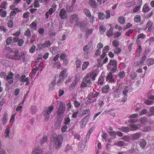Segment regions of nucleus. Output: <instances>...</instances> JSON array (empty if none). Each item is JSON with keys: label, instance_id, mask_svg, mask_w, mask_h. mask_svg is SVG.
<instances>
[{"label": "nucleus", "instance_id": "obj_1", "mask_svg": "<svg viewBox=\"0 0 154 154\" xmlns=\"http://www.w3.org/2000/svg\"><path fill=\"white\" fill-rule=\"evenodd\" d=\"M63 140V138L60 137H53L51 138L49 148L50 149H52L55 146L57 149H59L61 146Z\"/></svg>", "mask_w": 154, "mask_h": 154}, {"label": "nucleus", "instance_id": "obj_2", "mask_svg": "<svg viewBox=\"0 0 154 154\" xmlns=\"http://www.w3.org/2000/svg\"><path fill=\"white\" fill-rule=\"evenodd\" d=\"M54 106H49L48 107H45L44 108L42 114L44 116L45 121H48L50 117V115L53 111Z\"/></svg>", "mask_w": 154, "mask_h": 154}, {"label": "nucleus", "instance_id": "obj_3", "mask_svg": "<svg viewBox=\"0 0 154 154\" xmlns=\"http://www.w3.org/2000/svg\"><path fill=\"white\" fill-rule=\"evenodd\" d=\"M92 47L93 42L91 41L87 45L84 47L83 50L84 51V55L85 58L88 59L89 57Z\"/></svg>", "mask_w": 154, "mask_h": 154}, {"label": "nucleus", "instance_id": "obj_4", "mask_svg": "<svg viewBox=\"0 0 154 154\" xmlns=\"http://www.w3.org/2000/svg\"><path fill=\"white\" fill-rule=\"evenodd\" d=\"M96 76V70L93 69L91 73H88L83 79L87 83L89 84L91 83V79L95 80Z\"/></svg>", "mask_w": 154, "mask_h": 154}, {"label": "nucleus", "instance_id": "obj_5", "mask_svg": "<svg viewBox=\"0 0 154 154\" xmlns=\"http://www.w3.org/2000/svg\"><path fill=\"white\" fill-rule=\"evenodd\" d=\"M117 63L116 60H111L107 65V69L112 73H115L117 69Z\"/></svg>", "mask_w": 154, "mask_h": 154}, {"label": "nucleus", "instance_id": "obj_6", "mask_svg": "<svg viewBox=\"0 0 154 154\" xmlns=\"http://www.w3.org/2000/svg\"><path fill=\"white\" fill-rule=\"evenodd\" d=\"M66 111V105L64 102L60 103L59 107L57 110V116L63 117V115Z\"/></svg>", "mask_w": 154, "mask_h": 154}, {"label": "nucleus", "instance_id": "obj_7", "mask_svg": "<svg viewBox=\"0 0 154 154\" xmlns=\"http://www.w3.org/2000/svg\"><path fill=\"white\" fill-rule=\"evenodd\" d=\"M56 8V5L55 4L51 6V8L48 11L46 12L45 14V16L47 19L48 18L49 15H51L55 11Z\"/></svg>", "mask_w": 154, "mask_h": 154}, {"label": "nucleus", "instance_id": "obj_8", "mask_svg": "<svg viewBox=\"0 0 154 154\" xmlns=\"http://www.w3.org/2000/svg\"><path fill=\"white\" fill-rule=\"evenodd\" d=\"M96 92L95 94L93 93H91L88 94V99L87 100V101L88 103H93L95 102L96 99L95 97H96Z\"/></svg>", "mask_w": 154, "mask_h": 154}, {"label": "nucleus", "instance_id": "obj_9", "mask_svg": "<svg viewBox=\"0 0 154 154\" xmlns=\"http://www.w3.org/2000/svg\"><path fill=\"white\" fill-rule=\"evenodd\" d=\"M14 74L12 72H10L6 76L5 80L9 84H12L14 82Z\"/></svg>", "mask_w": 154, "mask_h": 154}, {"label": "nucleus", "instance_id": "obj_10", "mask_svg": "<svg viewBox=\"0 0 154 154\" xmlns=\"http://www.w3.org/2000/svg\"><path fill=\"white\" fill-rule=\"evenodd\" d=\"M90 115H88L86 117L83 118L80 121V127L82 128H83L85 126L86 124L88 122L89 119Z\"/></svg>", "mask_w": 154, "mask_h": 154}, {"label": "nucleus", "instance_id": "obj_11", "mask_svg": "<svg viewBox=\"0 0 154 154\" xmlns=\"http://www.w3.org/2000/svg\"><path fill=\"white\" fill-rule=\"evenodd\" d=\"M19 55V51L17 50H16L13 53L12 55L9 56V57L14 60H18V58Z\"/></svg>", "mask_w": 154, "mask_h": 154}, {"label": "nucleus", "instance_id": "obj_12", "mask_svg": "<svg viewBox=\"0 0 154 154\" xmlns=\"http://www.w3.org/2000/svg\"><path fill=\"white\" fill-rule=\"evenodd\" d=\"M59 15L62 19H66L67 18V12L64 8L61 9Z\"/></svg>", "mask_w": 154, "mask_h": 154}, {"label": "nucleus", "instance_id": "obj_13", "mask_svg": "<svg viewBox=\"0 0 154 154\" xmlns=\"http://www.w3.org/2000/svg\"><path fill=\"white\" fill-rule=\"evenodd\" d=\"M57 120L55 122V126L57 128H59L63 119V117L56 116Z\"/></svg>", "mask_w": 154, "mask_h": 154}, {"label": "nucleus", "instance_id": "obj_14", "mask_svg": "<svg viewBox=\"0 0 154 154\" xmlns=\"http://www.w3.org/2000/svg\"><path fill=\"white\" fill-rule=\"evenodd\" d=\"M26 76L25 75H23L20 77V81L22 82H26V85H27L29 83V78L28 77L26 78Z\"/></svg>", "mask_w": 154, "mask_h": 154}, {"label": "nucleus", "instance_id": "obj_15", "mask_svg": "<svg viewBox=\"0 0 154 154\" xmlns=\"http://www.w3.org/2000/svg\"><path fill=\"white\" fill-rule=\"evenodd\" d=\"M112 73V72H109L106 77V81L110 83L114 82L115 81V79L113 78V75Z\"/></svg>", "mask_w": 154, "mask_h": 154}, {"label": "nucleus", "instance_id": "obj_16", "mask_svg": "<svg viewBox=\"0 0 154 154\" xmlns=\"http://www.w3.org/2000/svg\"><path fill=\"white\" fill-rule=\"evenodd\" d=\"M69 19L70 22L73 23L77 22L79 20V18L76 14H73L70 17Z\"/></svg>", "mask_w": 154, "mask_h": 154}, {"label": "nucleus", "instance_id": "obj_17", "mask_svg": "<svg viewBox=\"0 0 154 154\" xmlns=\"http://www.w3.org/2000/svg\"><path fill=\"white\" fill-rule=\"evenodd\" d=\"M8 116L7 112L4 113L2 119V122L4 125H6L8 120Z\"/></svg>", "mask_w": 154, "mask_h": 154}, {"label": "nucleus", "instance_id": "obj_18", "mask_svg": "<svg viewBox=\"0 0 154 154\" xmlns=\"http://www.w3.org/2000/svg\"><path fill=\"white\" fill-rule=\"evenodd\" d=\"M43 151L39 147H37L33 150L32 154H42Z\"/></svg>", "mask_w": 154, "mask_h": 154}, {"label": "nucleus", "instance_id": "obj_19", "mask_svg": "<svg viewBox=\"0 0 154 154\" xmlns=\"http://www.w3.org/2000/svg\"><path fill=\"white\" fill-rule=\"evenodd\" d=\"M145 54L143 55V57L141 58V60L140 61V63H139V62H138L137 63V64L138 66L139 67L140 66L143 65V64L144 63V61L145 59L146 58V56L147 54H146V51H145Z\"/></svg>", "mask_w": 154, "mask_h": 154}, {"label": "nucleus", "instance_id": "obj_20", "mask_svg": "<svg viewBox=\"0 0 154 154\" xmlns=\"http://www.w3.org/2000/svg\"><path fill=\"white\" fill-rule=\"evenodd\" d=\"M146 144V142L145 140L144 139H140L139 141V144L140 146L143 148H144Z\"/></svg>", "mask_w": 154, "mask_h": 154}, {"label": "nucleus", "instance_id": "obj_21", "mask_svg": "<svg viewBox=\"0 0 154 154\" xmlns=\"http://www.w3.org/2000/svg\"><path fill=\"white\" fill-rule=\"evenodd\" d=\"M141 134V133L140 132L133 134L132 135L131 139L132 140H137L140 137Z\"/></svg>", "mask_w": 154, "mask_h": 154}, {"label": "nucleus", "instance_id": "obj_22", "mask_svg": "<svg viewBox=\"0 0 154 154\" xmlns=\"http://www.w3.org/2000/svg\"><path fill=\"white\" fill-rule=\"evenodd\" d=\"M136 4V2L134 0H133L126 3L125 5V7L126 8L131 7Z\"/></svg>", "mask_w": 154, "mask_h": 154}, {"label": "nucleus", "instance_id": "obj_23", "mask_svg": "<svg viewBox=\"0 0 154 154\" xmlns=\"http://www.w3.org/2000/svg\"><path fill=\"white\" fill-rule=\"evenodd\" d=\"M88 4L91 7L94 8H96V0H89Z\"/></svg>", "mask_w": 154, "mask_h": 154}, {"label": "nucleus", "instance_id": "obj_24", "mask_svg": "<svg viewBox=\"0 0 154 154\" xmlns=\"http://www.w3.org/2000/svg\"><path fill=\"white\" fill-rule=\"evenodd\" d=\"M48 137L47 136H45L42 137L40 140V144L42 145L46 143L48 140Z\"/></svg>", "mask_w": 154, "mask_h": 154}, {"label": "nucleus", "instance_id": "obj_25", "mask_svg": "<svg viewBox=\"0 0 154 154\" xmlns=\"http://www.w3.org/2000/svg\"><path fill=\"white\" fill-rule=\"evenodd\" d=\"M106 30V28L104 26L101 25L99 27V31L101 34H103L104 32H105Z\"/></svg>", "mask_w": 154, "mask_h": 154}, {"label": "nucleus", "instance_id": "obj_26", "mask_svg": "<svg viewBox=\"0 0 154 154\" xmlns=\"http://www.w3.org/2000/svg\"><path fill=\"white\" fill-rule=\"evenodd\" d=\"M131 88V87L130 85H128L126 86L123 91V95H127V94Z\"/></svg>", "mask_w": 154, "mask_h": 154}, {"label": "nucleus", "instance_id": "obj_27", "mask_svg": "<svg viewBox=\"0 0 154 154\" xmlns=\"http://www.w3.org/2000/svg\"><path fill=\"white\" fill-rule=\"evenodd\" d=\"M146 63L149 66H151L154 63V60L152 58L148 59L146 60Z\"/></svg>", "mask_w": 154, "mask_h": 154}, {"label": "nucleus", "instance_id": "obj_28", "mask_svg": "<svg viewBox=\"0 0 154 154\" xmlns=\"http://www.w3.org/2000/svg\"><path fill=\"white\" fill-rule=\"evenodd\" d=\"M57 78H58L57 80L58 83H62L64 79L66 78V77H63V76L60 75H59V78L58 77V75L56 76L55 78L56 79Z\"/></svg>", "mask_w": 154, "mask_h": 154}, {"label": "nucleus", "instance_id": "obj_29", "mask_svg": "<svg viewBox=\"0 0 154 154\" xmlns=\"http://www.w3.org/2000/svg\"><path fill=\"white\" fill-rule=\"evenodd\" d=\"M110 88L109 86L108 85H106L104 86L102 89V92L103 93H106L107 92Z\"/></svg>", "mask_w": 154, "mask_h": 154}, {"label": "nucleus", "instance_id": "obj_30", "mask_svg": "<svg viewBox=\"0 0 154 154\" xmlns=\"http://www.w3.org/2000/svg\"><path fill=\"white\" fill-rule=\"evenodd\" d=\"M25 57L24 53L22 52H21L20 54L19 55L18 60H20L22 62H23L25 61Z\"/></svg>", "mask_w": 154, "mask_h": 154}, {"label": "nucleus", "instance_id": "obj_31", "mask_svg": "<svg viewBox=\"0 0 154 154\" xmlns=\"http://www.w3.org/2000/svg\"><path fill=\"white\" fill-rule=\"evenodd\" d=\"M142 11L144 13H147L149 11V6L146 4H145L144 5Z\"/></svg>", "mask_w": 154, "mask_h": 154}, {"label": "nucleus", "instance_id": "obj_32", "mask_svg": "<svg viewBox=\"0 0 154 154\" xmlns=\"http://www.w3.org/2000/svg\"><path fill=\"white\" fill-rule=\"evenodd\" d=\"M141 18L140 15L137 14L135 15L134 18V22L139 23L141 21Z\"/></svg>", "mask_w": 154, "mask_h": 154}, {"label": "nucleus", "instance_id": "obj_33", "mask_svg": "<svg viewBox=\"0 0 154 154\" xmlns=\"http://www.w3.org/2000/svg\"><path fill=\"white\" fill-rule=\"evenodd\" d=\"M113 33V28H110L109 30L107 31L106 34L107 36L108 37L112 36Z\"/></svg>", "mask_w": 154, "mask_h": 154}, {"label": "nucleus", "instance_id": "obj_34", "mask_svg": "<svg viewBox=\"0 0 154 154\" xmlns=\"http://www.w3.org/2000/svg\"><path fill=\"white\" fill-rule=\"evenodd\" d=\"M72 134L74 136L75 138L77 140H80L81 136L79 134L75 131H72Z\"/></svg>", "mask_w": 154, "mask_h": 154}, {"label": "nucleus", "instance_id": "obj_35", "mask_svg": "<svg viewBox=\"0 0 154 154\" xmlns=\"http://www.w3.org/2000/svg\"><path fill=\"white\" fill-rule=\"evenodd\" d=\"M119 130L124 132H128L130 131V129L127 127H125L119 128Z\"/></svg>", "mask_w": 154, "mask_h": 154}, {"label": "nucleus", "instance_id": "obj_36", "mask_svg": "<svg viewBox=\"0 0 154 154\" xmlns=\"http://www.w3.org/2000/svg\"><path fill=\"white\" fill-rule=\"evenodd\" d=\"M5 138H7L9 137L10 136L9 134L10 132V127L9 126L7 127L5 129Z\"/></svg>", "mask_w": 154, "mask_h": 154}, {"label": "nucleus", "instance_id": "obj_37", "mask_svg": "<svg viewBox=\"0 0 154 154\" xmlns=\"http://www.w3.org/2000/svg\"><path fill=\"white\" fill-rule=\"evenodd\" d=\"M98 19L101 20H103L105 19V15L102 12H99L98 15Z\"/></svg>", "mask_w": 154, "mask_h": 154}, {"label": "nucleus", "instance_id": "obj_38", "mask_svg": "<svg viewBox=\"0 0 154 154\" xmlns=\"http://www.w3.org/2000/svg\"><path fill=\"white\" fill-rule=\"evenodd\" d=\"M97 66L98 67H101L103 65V62L102 59H98L97 60Z\"/></svg>", "mask_w": 154, "mask_h": 154}, {"label": "nucleus", "instance_id": "obj_39", "mask_svg": "<svg viewBox=\"0 0 154 154\" xmlns=\"http://www.w3.org/2000/svg\"><path fill=\"white\" fill-rule=\"evenodd\" d=\"M123 86L122 84H119L116 88V91L117 92H120L121 91H122V88L123 87Z\"/></svg>", "mask_w": 154, "mask_h": 154}, {"label": "nucleus", "instance_id": "obj_40", "mask_svg": "<svg viewBox=\"0 0 154 154\" xmlns=\"http://www.w3.org/2000/svg\"><path fill=\"white\" fill-rule=\"evenodd\" d=\"M118 21L121 24H124L125 22V18L122 16L119 17L118 18Z\"/></svg>", "mask_w": 154, "mask_h": 154}, {"label": "nucleus", "instance_id": "obj_41", "mask_svg": "<svg viewBox=\"0 0 154 154\" xmlns=\"http://www.w3.org/2000/svg\"><path fill=\"white\" fill-rule=\"evenodd\" d=\"M137 76L136 73L135 72H132L130 74V77L132 79L134 80L136 78Z\"/></svg>", "mask_w": 154, "mask_h": 154}, {"label": "nucleus", "instance_id": "obj_42", "mask_svg": "<svg viewBox=\"0 0 154 154\" xmlns=\"http://www.w3.org/2000/svg\"><path fill=\"white\" fill-rule=\"evenodd\" d=\"M112 45L115 48H117L119 46L120 44L119 41L116 40H114L112 42Z\"/></svg>", "mask_w": 154, "mask_h": 154}, {"label": "nucleus", "instance_id": "obj_43", "mask_svg": "<svg viewBox=\"0 0 154 154\" xmlns=\"http://www.w3.org/2000/svg\"><path fill=\"white\" fill-rule=\"evenodd\" d=\"M89 64V62L88 61L84 62L82 66V70L85 69Z\"/></svg>", "mask_w": 154, "mask_h": 154}, {"label": "nucleus", "instance_id": "obj_44", "mask_svg": "<svg viewBox=\"0 0 154 154\" xmlns=\"http://www.w3.org/2000/svg\"><path fill=\"white\" fill-rule=\"evenodd\" d=\"M85 14L87 16L90 17L91 16V14L89 10L85 8L83 11Z\"/></svg>", "mask_w": 154, "mask_h": 154}, {"label": "nucleus", "instance_id": "obj_45", "mask_svg": "<svg viewBox=\"0 0 154 154\" xmlns=\"http://www.w3.org/2000/svg\"><path fill=\"white\" fill-rule=\"evenodd\" d=\"M88 84L87 83V82L83 79L81 83L80 87L82 88H84L85 87H86L87 86Z\"/></svg>", "mask_w": 154, "mask_h": 154}, {"label": "nucleus", "instance_id": "obj_46", "mask_svg": "<svg viewBox=\"0 0 154 154\" xmlns=\"http://www.w3.org/2000/svg\"><path fill=\"white\" fill-rule=\"evenodd\" d=\"M24 35L28 38H29L31 36V32L30 30L29 29H27L25 31L24 33Z\"/></svg>", "mask_w": 154, "mask_h": 154}, {"label": "nucleus", "instance_id": "obj_47", "mask_svg": "<svg viewBox=\"0 0 154 154\" xmlns=\"http://www.w3.org/2000/svg\"><path fill=\"white\" fill-rule=\"evenodd\" d=\"M44 48H48L50 47L51 44V42L49 41H45L43 44Z\"/></svg>", "mask_w": 154, "mask_h": 154}, {"label": "nucleus", "instance_id": "obj_48", "mask_svg": "<svg viewBox=\"0 0 154 154\" xmlns=\"http://www.w3.org/2000/svg\"><path fill=\"white\" fill-rule=\"evenodd\" d=\"M92 31L93 30L91 29H89L86 30V33L85 34V36L87 38H88V36L92 33Z\"/></svg>", "mask_w": 154, "mask_h": 154}, {"label": "nucleus", "instance_id": "obj_49", "mask_svg": "<svg viewBox=\"0 0 154 154\" xmlns=\"http://www.w3.org/2000/svg\"><path fill=\"white\" fill-rule=\"evenodd\" d=\"M55 85V83L54 82H52L49 85V90L52 91L54 89V86Z\"/></svg>", "mask_w": 154, "mask_h": 154}, {"label": "nucleus", "instance_id": "obj_50", "mask_svg": "<svg viewBox=\"0 0 154 154\" xmlns=\"http://www.w3.org/2000/svg\"><path fill=\"white\" fill-rule=\"evenodd\" d=\"M140 125L138 124H135L131 125V127L132 128V130L135 131L139 127Z\"/></svg>", "mask_w": 154, "mask_h": 154}, {"label": "nucleus", "instance_id": "obj_51", "mask_svg": "<svg viewBox=\"0 0 154 154\" xmlns=\"http://www.w3.org/2000/svg\"><path fill=\"white\" fill-rule=\"evenodd\" d=\"M125 144V142L121 140H120L115 144V145L120 147L123 146Z\"/></svg>", "mask_w": 154, "mask_h": 154}, {"label": "nucleus", "instance_id": "obj_52", "mask_svg": "<svg viewBox=\"0 0 154 154\" xmlns=\"http://www.w3.org/2000/svg\"><path fill=\"white\" fill-rule=\"evenodd\" d=\"M138 48L137 50V56H139L141 53L143 48H142L141 45H138Z\"/></svg>", "mask_w": 154, "mask_h": 154}, {"label": "nucleus", "instance_id": "obj_53", "mask_svg": "<svg viewBox=\"0 0 154 154\" xmlns=\"http://www.w3.org/2000/svg\"><path fill=\"white\" fill-rule=\"evenodd\" d=\"M114 52L115 54H118L121 52V49L120 48L117 47L114 49Z\"/></svg>", "mask_w": 154, "mask_h": 154}, {"label": "nucleus", "instance_id": "obj_54", "mask_svg": "<svg viewBox=\"0 0 154 154\" xmlns=\"http://www.w3.org/2000/svg\"><path fill=\"white\" fill-rule=\"evenodd\" d=\"M103 76L100 77L98 80V83L100 85H102L103 84Z\"/></svg>", "mask_w": 154, "mask_h": 154}, {"label": "nucleus", "instance_id": "obj_55", "mask_svg": "<svg viewBox=\"0 0 154 154\" xmlns=\"http://www.w3.org/2000/svg\"><path fill=\"white\" fill-rule=\"evenodd\" d=\"M76 85V82L73 81L69 88V90L71 91L73 90L75 88Z\"/></svg>", "mask_w": 154, "mask_h": 154}, {"label": "nucleus", "instance_id": "obj_56", "mask_svg": "<svg viewBox=\"0 0 154 154\" xmlns=\"http://www.w3.org/2000/svg\"><path fill=\"white\" fill-rule=\"evenodd\" d=\"M66 72L67 70L66 69H64L63 71L60 72V75L66 78L67 77Z\"/></svg>", "mask_w": 154, "mask_h": 154}, {"label": "nucleus", "instance_id": "obj_57", "mask_svg": "<svg viewBox=\"0 0 154 154\" xmlns=\"http://www.w3.org/2000/svg\"><path fill=\"white\" fill-rule=\"evenodd\" d=\"M109 134L112 136V138L115 139L116 137V132L115 131H109L108 132Z\"/></svg>", "mask_w": 154, "mask_h": 154}, {"label": "nucleus", "instance_id": "obj_58", "mask_svg": "<svg viewBox=\"0 0 154 154\" xmlns=\"http://www.w3.org/2000/svg\"><path fill=\"white\" fill-rule=\"evenodd\" d=\"M12 42V37H8L6 40V43L7 45H9Z\"/></svg>", "mask_w": 154, "mask_h": 154}, {"label": "nucleus", "instance_id": "obj_59", "mask_svg": "<svg viewBox=\"0 0 154 154\" xmlns=\"http://www.w3.org/2000/svg\"><path fill=\"white\" fill-rule=\"evenodd\" d=\"M21 9H19L17 11H16L15 10H13L10 12V16H14L15 15V14L17 13L21 12Z\"/></svg>", "mask_w": 154, "mask_h": 154}, {"label": "nucleus", "instance_id": "obj_60", "mask_svg": "<svg viewBox=\"0 0 154 154\" xmlns=\"http://www.w3.org/2000/svg\"><path fill=\"white\" fill-rule=\"evenodd\" d=\"M76 67L77 69H81V61L80 60H77L76 61Z\"/></svg>", "mask_w": 154, "mask_h": 154}, {"label": "nucleus", "instance_id": "obj_61", "mask_svg": "<svg viewBox=\"0 0 154 154\" xmlns=\"http://www.w3.org/2000/svg\"><path fill=\"white\" fill-rule=\"evenodd\" d=\"M57 47H52L50 49L51 52L53 54H55L56 52L57 51Z\"/></svg>", "mask_w": 154, "mask_h": 154}, {"label": "nucleus", "instance_id": "obj_62", "mask_svg": "<svg viewBox=\"0 0 154 154\" xmlns=\"http://www.w3.org/2000/svg\"><path fill=\"white\" fill-rule=\"evenodd\" d=\"M148 119L146 117H143L140 119L141 124H143L145 123L147 121Z\"/></svg>", "mask_w": 154, "mask_h": 154}, {"label": "nucleus", "instance_id": "obj_63", "mask_svg": "<svg viewBox=\"0 0 154 154\" xmlns=\"http://www.w3.org/2000/svg\"><path fill=\"white\" fill-rule=\"evenodd\" d=\"M37 25V24L36 23L33 22L29 25V26L32 28H34V29L36 30V29Z\"/></svg>", "mask_w": 154, "mask_h": 154}, {"label": "nucleus", "instance_id": "obj_64", "mask_svg": "<svg viewBox=\"0 0 154 154\" xmlns=\"http://www.w3.org/2000/svg\"><path fill=\"white\" fill-rule=\"evenodd\" d=\"M7 3L5 2H3L1 3V7L5 9L7 8Z\"/></svg>", "mask_w": 154, "mask_h": 154}]
</instances>
